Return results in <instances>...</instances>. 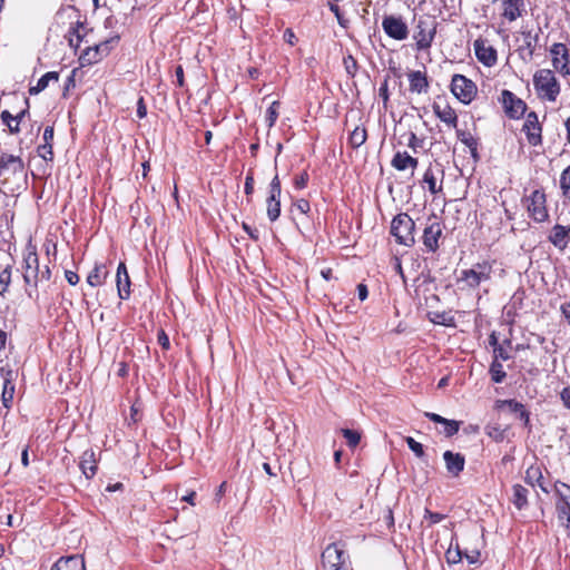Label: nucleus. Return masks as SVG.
I'll use <instances>...</instances> for the list:
<instances>
[{"label":"nucleus","instance_id":"nucleus-1","mask_svg":"<svg viewBox=\"0 0 570 570\" xmlns=\"http://www.w3.org/2000/svg\"><path fill=\"white\" fill-rule=\"evenodd\" d=\"M415 223L406 213L396 215L391 222V235L400 245L411 247L415 243Z\"/></svg>","mask_w":570,"mask_h":570},{"label":"nucleus","instance_id":"nucleus-2","mask_svg":"<svg viewBox=\"0 0 570 570\" xmlns=\"http://www.w3.org/2000/svg\"><path fill=\"white\" fill-rule=\"evenodd\" d=\"M533 86L540 97L556 101L560 85L550 69H540L533 76Z\"/></svg>","mask_w":570,"mask_h":570},{"label":"nucleus","instance_id":"nucleus-3","mask_svg":"<svg viewBox=\"0 0 570 570\" xmlns=\"http://www.w3.org/2000/svg\"><path fill=\"white\" fill-rule=\"evenodd\" d=\"M26 177L24 163L20 156L8 153L0 154V178L3 183L11 178Z\"/></svg>","mask_w":570,"mask_h":570},{"label":"nucleus","instance_id":"nucleus-4","mask_svg":"<svg viewBox=\"0 0 570 570\" xmlns=\"http://www.w3.org/2000/svg\"><path fill=\"white\" fill-rule=\"evenodd\" d=\"M443 227L441 219L436 215L432 214L428 217L422 236L423 245L428 252L435 253L439 249V240L443 234Z\"/></svg>","mask_w":570,"mask_h":570},{"label":"nucleus","instance_id":"nucleus-5","mask_svg":"<svg viewBox=\"0 0 570 570\" xmlns=\"http://www.w3.org/2000/svg\"><path fill=\"white\" fill-rule=\"evenodd\" d=\"M475 83L463 75H454L451 81L452 94L463 104H470L476 95Z\"/></svg>","mask_w":570,"mask_h":570},{"label":"nucleus","instance_id":"nucleus-6","mask_svg":"<svg viewBox=\"0 0 570 570\" xmlns=\"http://www.w3.org/2000/svg\"><path fill=\"white\" fill-rule=\"evenodd\" d=\"M436 28L433 20L430 18H421L417 21L414 32V40L417 50L429 49L435 37Z\"/></svg>","mask_w":570,"mask_h":570},{"label":"nucleus","instance_id":"nucleus-7","mask_svg":"<svg viewBox=\"0 0 570 570\" xmlns=\"http://www.w3.org/2000/svg\"><path fill=\"white\" fill-rule=\"evenodd\" d=\"M461 279L471 288L478 287L482 282L489 281L492 274V266L488 262L478 263L470 269L462 271Z\"/></svg>","mask_w":570,"mask_h":570},{"label":"nucleus","instance_id":"nucleus-8","mask_svg":"<svg viewBox=\"0 0 570 570\" xmlns=\"http://www.w3.org/2000/svg\"><path fill=\"white\" fill-rule=\"evenodd\" d=\"M527 208L530 217L535 222L542 223L548 218V210L546 207V194L542 190H534L527 198Z\"/></svg>","mask_w":570,"mask_h":570},{"label":"nucleus","instance_id":"nucleus-9","mask_svg":"<svg viewBox=\"0 0 570 570\" xmlns=\"http://www.w3.org/2000/svg\"><path fill=\"white\" fill-rule=\"evenodd\" d=\"M382 28L390 38L395 40H404L409 36V28L401 17L385 16Z\"/></svg>","mask_w":570,"mask_h":570},{"label":"nucleus","instance_id":"nucleus-10","mask_svg":"<svg viewBox=\"0 0 570 570\" xmlns=\"http://www.w3.org/2000/svg\"><path fill=\"white\" fill-rule=\"evenodd\" d=\"M23 279L26 284L33 283L37 285V279L39 276V259L36 252V248L32 246H29L27 249V253L23 257Z\"/></svg>","mask_w":570,"mask_h":570},{"label":"nucleus","instance_id":"nucleus-11","mask_svg":"<svg viewBox=\"0 0 570 570\" xmlns=\"http://www.w3.org/2000/svg\"><path fill=\"white\" fill-rule=\"evenodd\" d=\"M505 114L510 118H520L527 110V105L510 90H503L501 94Z\"/></svg>","mask_w":570,"mask_h":570},{"label":"nucleus","instance_id":"nucleus-12","mask_svg":"<svg viewBox=\"0 0 570 570\" xmlns=\"http://www.w3.org/2000/svg\"><path fill=\"white\" fill-rule=\"evenodd\" d=\"M344 557V550L340 549L335 543H332L322 552L321 559L324 567H328L330 570H335L336 568H342Z\"/></svg>","mask_w":570,"mask_h":570},{"label":"nucleus","instance_id":"nucleus-13","mask_svg":"<svg viewBox=\"0 0 570 570\" xmlns=\"http://www.w3.org/2000/svg\"><path fill=\"white\" fill-rule=\"evenodd\" d=\"M552 55V65L556 70L562 73H569V55L563 43H554L550 50Z\"/></svg>","mask_w":570,"mask_h":570},{"label":"nucleus","instance_id":"nucleus-14","mask_svg":"<svg viewBox=\"0 0 570 570\" xmlns=\"http://www.w3.org/2000/svg\"><path fill=\"white\" fill-rule=\"evenodd\" d=\"M523 131L525 132L530 145L538 146L541 144V127L535 112L532 111L528 114L523 125Z\"/></svg>","mask_w":570,"mask_h":570},{"label":"nucleus","instance_id":"nucleus-15","mask_svg":"<svg viewBox=\"0 0 570 570\" xmlns=\"http://www.w3.org/2000/svg\"><path fill=\"white\" fill-rule=\"evenodd\" d=\"M443 459L445 462L446 471L451 476L456 478L464 470L465 458L463 454L445 451L443 453Z\"/></svg>","mask_w":570,"mask_h":570},{"label":"nucleus","instance_id":"nucleus-16","mask_svg":"<svg viewBox=\"0 0 570 570\" xmlns=\"http://www.w3.org/2000/svg\"><path fill=\"white\" fill-rule=\"evenodd\" d=\"M474 51L478 60L488 67H492L497 63L498 57L497 51L491 46H485L481 40H475Z\"/></svg>","mask_w":570,"mask_h":570},{"label":"nucleus","instance_id":"nucleus-17","mask_svg":"<svg viewBox=\"0 0 570 570\" xmlns=\"http://www.w3.org/2000/svg\"><path fill=\"white\" fill-rule=\"evenodd\" d=\"M116 284L118 296L121 299H128L130 296V278L125 263H120L117 268Z\"/></svg>","mask_w":570,"mask_h":570},{"label":"nucleus","instance_id":"nucleus-18","mask_svg":"<svg viewBox=\"0 0 570 570\" xmlns=\"http://www.w3.org/2000/svg\"><path fill=\"white\" fill-rule=\"evenodd\" d=\"M410 82V91L415 94H425L429 90L430 83L428 76L424 71L415 70L407 73Z\"/></svg>","mask_w":570,"mask_h":570},{"label":"nucleus","instance_id":"nucleus-19","mask_svg":"<svg viewBox=\"0 0 570 570\" xmlns=\"http://www.w3.org/2000/svg\"><path fill=\"white\" fill-rule=\"evenodd\" d=\"M434 115L444 124L452 128H456L458 126V116L455 110L449 105H440L439 102H434L433 106Z\"/></svg>","mask_w":570,"mask_h":570},{"label":"nucleus","instance_id":"nucleus-20","mask_svg":"<svg viewBox=\"0 0 570 570\" xmlns=\"http://www.w3.org/2000/svg\"><path fill=\"white\" fill-rule=\"evenodd\" d=\"M549 240L559 249H564L570 242V226L557 224L549 236Z\"/></svg>","mask_w":570,"mask_h":570},{"label":"nucleus","instance_id":"nucleus-21","mask_svg":"<svg viewBox=\"0 0 570 570\" xmlns=\"http://www.w3.org/2000/svg\"><path fill=\"white\" fill-rule=\"evenodd\" d=\"M51 570H86L85 560L79 554L60 558Z\"/></svg>","mask_w":570,"mask_h":570},{"label":"nucleus","instance_id":"nucleus-22","mask_svg":"<svg viewBox=\"0 0 570 570\" xmlns=\"http://www.w3.org/2000/svg\"><path fill=\"white\" fill-rule=\"evenodd\" d=\"M524 481L531 487H539L543 492L549 493L547 483L544 482L541 466L538 464L530 465L525 471Z\"/></svg>","mask_w":570,"mask_h":570},{"label":"nucleus","instance_id":"nucleus-23","mask_svg":"<svg viewBox=\"0 0 570 570\" xmlns=\"http://www.w3.org/2000/svg\"><path fill=\"white\" fill-rule=\"evenodd\" d=\"M97 460L94 450H86L80 458V470L87 479H91L97 472Z\"/></svg>","mask_w":570,"mask_h":570},{"label":"nucleus","instance_id":"nucleus-24","mask_svg":"<svg viewBox=\"0 0 570 570\" xmlns=\"http://www.w3.org/2000/svg\"><path fill=\"white\" fill-rule=\"evenodd\" d=\"M52 141L53 127L48 126L43 131V144L38 147V155L47 161H51L53 159Z\"/></svg>","mask_w":570,"mask_h":570},{"label":"nucleus","instance_id":"nucleus-25","mask_svg":"<svg viewBox=\"0 0 570 570\" xmlns=\"http://www.w3.org/2000/svg\"><path fill=\"white\" fill-rule=\"evenodd\" d=\"M392 166L397 170H405L407 168H416L417 167V159L410 156L406 151H397L392 161Z\"/></svg>","mask_w":570,"mask_h":570},{"label":"nucleus","instance_id":"nucleus-26","mask_svg":"<svg viewBox=\"0 0 570 570\" xmlns=\"http://www.w3.org/2000/svg\"><path fill=\"white\" fill-rule=\"evenodd\" d=\"M503 17L509 21H514L521 16V7L523 6V0H503Z\"/></svg>","mask_w":570,"mask_h":570},{"label":"nucleus","instance_id":"nucleus-27","mask_svg":"<svg viewBox=\"0 0 570 570\" xmlns=\"http://www.w3.org/2000/svg\"><path fill=\"white\" fill-rule=\"evenodd\" d=\"M528 489L521 484L512 487V503L518 510H522L528 505Z\"/></svg>","mask_w":570,"mask_h":570},{"label":"nucleus","instance_id":"nucleus-28","mask_svg":"<svg viewBox=\"0 0 570 570\" xmlns=\"http://www.w3.org/2000/svg\"><path fill=\"white\" fill-rule=\"evenodd\" d=\"M281 196L277 195H268L266 199L267 205V217L271 222H275L278 219L281 215Z\"/></svg>","mask_w":570,"mask_h":570},{"label":"nucleus","instance_id":"nucleus-29","mask_svg":"<svg viewBox=\"0 0 570 570\" xmlns=\"http://www.w3.org/2000/svg\"><path fill=\"white\" fill-rule=\"evenodd\" d=\"M367 138L366 129L362 126H356L348 136V144L352 148L361 147Z\"/></svg>","mask_w":570,"mask_h":570},{"label":"nucleus","instance_id":"nucleus-30","mask_svg":"<svg viewBox=\"0 0 570 570\" xmlns=\"http://www.w3.org/2000/svg\"><path fill=\"white\" fill-rule=\"evenodd\" d=\"M522 36H523V46L521 48V51L527 52L528 59H531L534 53L539 36L532 35L530 31L522 32Z\"/></svg>","mask_w":570,"mask_h":570},{"label":"nucleus","instance_id":"nucleus-31","mask_svg":"<svg viewBox=\"0 0 570 570\" xmlns=\"http://www.w3.org/2000/svg\"><path fill=\"white\" fill-rule=\"evenodd\" d=\"M59 73L56 71H49L45 73L37 82L36 86L31 87L29 89L30 95H38L42 90H45L48 87L49 81L55 80L58 81Z\"/></svg>","mask_w":570,"mask_h":570},{"label":"nucleus","instance_id":"nucleus-32","mask_svg":"<svg viewBox=\"0 0 570 570\" xmlns=\"http://www.w3.org/2000/svg\"><path fill=\"white\" fill-rule=\"evenodd\" d=\"M104 269H105L104 265L96 264L94 269L89 273V275L87 277V283L92 287L101 285L108 274Z\"/></svg>","mask_w":570,"mask_h":570},{"label":"nucleus","instance_id":"nucleus-33","mask_svg":"<svg viewBox=\"0 0 570 570\" xmlns=\"http://www.w3.org/2000/svg\"><path fill=\"white\" fill-rule=\"evenodd\" d=\"M83 24L80 22H77L76 26H72L68 32V41L69 46L73 48H78L79 43L82 40V33L81 29H83Z\"/></svg>","mask_w":570,"mask_h":570},{"label":"nucleus","instance_id":"nucleus-34","mask_svg":"<svg viewBox=\"0 0 570 570\" xmlns=\"http://www.w3.org/2000/svg\"><path fill=\"white\" fill-rule=\"evenodd\" d=\"M1 120L8 127L11 134H18L20 131L19 120L13 118V116L8 110H3L1 112Z\"/></svg>","mask_w":570,"mask_h":570},{"label":"nucleus","instance_id":"nucleus-35","mask_svg":"<svg viewBox=\"0 0 570 570\" xmlns=\"http://www.w3.org/2000/svg\"><path fill=\"white\" fill-rule=\"evenodd\" d=\"M102 59L101 55L98 53L92 47H88L80 56L81 65H92Z\"/></svg>","mask_w":570,"mask_h":570},{"label":"nucleus","instance_id":"nucleus-36","mask_svg":"<svg viewBox=\"0 0 570 570\" xmlns=\"http://www.w3.org/2000/svg\"><path fill=\"white\" fill-rule=\"evenodd\" d=\"M504 405L509 406V409L514 412V413H519L520 414V419L521 420H524L525 423L529 422V413L528 411L525 410L524 405L522 403H519L514 400H507L503 402Z\"/></svg>","mask_w":570,"mask_h":570},{"label":"nucleus","instance_id":"nucleus-37","mask_svg":"<svg viewBox=\"0 0 570 570\" xmlns=\"http://www.w3.org/2000/svg\"><path fill=\"white\" fill-rule=\"evenodd\" d=\"M560 188L563 196L570 200V165L561 173Z\"/></svg>","mask_w":570,"mask_h":570},{"label":"nucleus","instance_id":"nucleus-38","mask_svg":"<svg viewBox=\"0 0 570 570\" xmlns=\"http://www.w3.org/2000/svg\"><path fill=\"white\" fill-rule=\"evenodd\" d=\"M490 373L492 381L495 383H501L505 379V372L503 371V366L499 361H493L490 366Z\"/></svg>","mask_w":570,"mask_h":570},{"label":"nucleus","instance_id":"nucleus-39","mask_svg":"<svg viewBox=\"0 0 570 570\" xmlns=\"http://www.w3.org/2000/svg\"><path fill=\"white\" fill-rule=\"evenodd\" d=\"M456 134L459 140L463 142L466 147H469L472 154H475L478 144L476 140L472 137V135L470 132L462 130H458Z\"/></svg>","mask_w":570,"mask_h":570},{"label":"nucleus","instance_id":"nucleus-40","mask_svg":"<svg viewBox=\"0 0 570 570\" xmlns=\"http://www.w3.org/2000/svg\"><path fill=\"white\" fill-rule=\"evenodd\" d=\"M11 265H8L1 273H0V295H3L10 285L11 282Z\"/></svg>","mask_w":570,"mask_h":570},{"label":"nucleus","instance_id":"nucleus-41","mask_svg":"<svg viewBox=\"0 0 570 570\" xmlns=\"http://www.w3.org/2000/svg\"><path fill=\"white\" fill-rule=\"evenodd\" d=\"M460 425H461V422L460 421H455V420H446L444 423H443V431L442 433L446 436V438H451L453 436L454 434H456L460 430Z\"/></svg>","mask_w":570,"mask_h":570},{"label":"nucleus","instance_id":"nucleus-42","mask_svg":"<svg viewBox=\"0 0 570 570\" xmlns=\"http://www.w3.org/2000/svg\"><path fill=\"white\" fill-rule=\"evenodd\" d=\"M342 434L346 439L347 445L350 448H355L360 443L361 434L357 431L343 429Z\"/></svg>","mask_w":570,"mask_h":570},{"label":"nucleus","instance_id":"nucleus-43","mask_svg":"<svg viewBox=\"0 0 570 570\" xmlns=\"http://www.w3.org/2000/svg\"><path fill=\"white\" fill-rule=\"evenodd\" d=\"M279 102L273 101L266 112V122L268 127H273L278 118Z\"/></svg>","mask_w":570,"mask_h":570},{"label":"nucleus","instance_id":"nucleus-44","mask_svg":"<svg viewBox=\"0 0 570 570\" xmlns=\"http://www.w3.org/2000/svg\"><path fill=\"white\" fill-rule=\"evenodd\" d=\"M423 181L428 184L429 190L431 191V194L434 195V194H438L441 190V187L436 186V178L434 177V174H433L432 169L429 168L424 173Z\"/></svg>","mask_w":570,"mask_h":570},{"label":"nucleus","instance_id":"nucleus-45","mask_svg":"<svg viewBox=\"0 0 570 570\" xmlns=\"http://www.w3.org/2000/svg\"><path fill=\"white\" fill-rule=\"evenodd\" d=\"M431 321L434 324H439V325H445V326L454 325V318L452 316H450L445 312H443V313H434L433 317L431 318Z\"/></svg>","mask_w":570,"mask_h":570},{"label":"nucleus","instance_id":"nucleus-46","mask_svg":"<svg viewBox=\"0 0 570 570\" xmlns=\"http://www.w3.org/2000/svg\"><path fill=\"white\" fill-rule=\"evenodd\" d=\"M0 374L3 380V385H14L17 373L12 368L8 366H2L0 368Z\"/></svg>","mask_w":570,"mask_h":570},{"label":"nucleus","instance_id":"nucleus-47","mask_svg":"<svg viewBox=\"0 0 570 570\" xmlns=\"http://www.w3.org/2000/svg\"><path fill=\"white\" fill-rule=\"evenodd\" d=\"M14 395V385H3L2 404L6 409H10Z\"/></svg>","mask_w":570,"mask_h":570},{"label":"nucleus","instance_id":"nucleus-48","mask_svg":"<svg viewBox=\"0 0 570 570\" xmlns=\"http://www.w3.org/2000/svg\"><path fill=\"white\" fill-rule=\"evenodd\" d=\"M406 441V444L409 446V449L417 456V458H423L424 456V449H423V445L415 441L413 438L411 436H407L405 439Z\"/></svg>","mask_w":570,"mask_h":570},{"label":"nucleus","instance_id":"nucleus-49","mask_svg":"<svg viewBox=\"0 0 570 570\" xmlns=\"http://www.w3.org/2000/svg\"><path fill=\"white\" fill-rule=\"evenodd\" d=\"M343 63H344V68H345L346 72L350 76L354 77L357 71L356 59L352 55H348V56L344 57Z\"/></svg>","mask_w":570,"mask_h":570},{"label":"nucleus","instance_id":"nucleus-50","mask_svg":"<svg viewBox=\"0 0 570 570\" xmlns=\"http://www.w3.org/2000/svg\"><path fill=\"white\" fill-rule=\"evenodd\" d=\"M424 519L429 520L431 524H436L445 519V515L439 512H432L430 510H425Z\"/></svg>","mask_w":570,"mask_h":570},{"label":"nucleus","instance_id":"nucleus-51","mask_svg":"<svg viewBox=\"0 0 570 570\" xmlns=\"http://www.w3.org/2000/svg\"><path fill=\"white\" fill-rule=\"evenodd\" d=\"M269 195H277L281 196L282 194V187H281V180L278 175H275L269 184Z\"/></svg>","mask_w":570,"mask_h":570},{"label":"nucleus","instance_id":"nucleus-52","mask_svg":"<svg viewBox=\"0 0 570 570\" xmlns=\"http://www.w3.org/2000/svg\"><path fill=\"white\" fill-rule=\"evenodd\" d=\"M558 510L561 514L567 515V522L570 523V502L564 498H561L558 503Z\"/></svg>","mask_w":570,"mask_h":570},{"label":"nucleus","instance_id":"nucleus-53","mask_svg":"<svg viewBox=\"0 0 570 570\" xmlns=\"http://www.w3.org/2000/svg\"><path fill=\"white\" fill-rule=\"evenodd\" d=\"M244 191L248 196L254 193V175L252 170H249L246 175Z\"/></svg>","mask_w":570,"mask_h":570},{"label":"nucleus","instance_id":"nucleus-54","mask_svg":"<svg viewBox=\"0 0 570 570\" xmlns=\"http://www.w3.org/2000/svg\"><path fill=\"white\" fill-rule=\"evenodd\" d=\"M112 41H115V39H111V40H107V41L100 42L99 45H96V46H94L92 48H94L98 53H100V55H101V57H105V56H107V55H108L109 49H110L109 45H110Z\"/></svg>","mask_w":570,"mask_h":570},{"label":"nucleus","instance_id":"nucleus-55","mask_svg":"<svg viewBox=\"0 0 570 570\" xmlns=\"http://www.w3.org/2000/svg\"><path fill=\"white\" fill-rule=\"evenodd\" d=\"M307 181H308V174L304 171L294 178V186L297 189H303L306 187Z\"/></svg>","mask_w":570,"mask_h":570},{"label":"nucleus","instance_id":"nucleus-56","mask_svg":"<svg viewBox=\"0 0 570 570\" xmlns=\"http://www.w3.org/2000/svg\"><path fill=\"white\" fill-rule=\"evenodd\" d=\"M493 352H494V356H495L494 361H499V358L502 360V361H507V360L510 358V354H509L508 350L504 348L502 345L497 346L493 350Z\"/></svg>","mask_w":570,"mask_h":570},{"label":"nucleus","instance_id":"nucleus-57","mask_svg":"<svg viewBox=\"0 0 570 570\" xmlns=\"http://www.w3.org/2000/svg\"><path fill=\"white\" fill-rule=\"evenodd\" d=\"M294 207L302 214H306L311 209L309 203L306 199H298L294 203Z\"/></svg>","mask_w":570,"mask_h":570},{"label":"nucleus","instance_id":"nucleus-58","mask_svg":"<svg viewBox=\"0 0 570 570\" xmlns=\"http://www.w3.org/2000/svg\"><path fill=\"white\" fill-rule=\"evenodd\" d=\"M423 140L417 138L414 132L410 134L407 146L416 151V148L422 146Z\"/></svg>","mask_w":570,"mask_h":570},{"label":"nucleus","instance_id":"nucleus-59","mask_svg":"<svg viewBox=\"0 0 570 570\" xmlns=\"http://www.w3.org/2000/svg\"><path fill=\"white\" fill-rule=\"evenodd\" d=\"M560 397L563 402V405L570 410V386H566L562 389Z\"/></svg>","mask_w":570,"mask_h":570},{"label":"nucleus","instance_id":"nucleus-60","mask_svg":"<svg viewBox=\"0 0 570 570\" xmlns=\"http://www.w3.org/2000/svg\"><path fill=\"white\" fill-rule=\"evenodd\" d=\"M328 8H330V10L335 14V17H336V19H337L338 23H340L342 27H344L345 24H344V20H343V18H342V16H341L340 7H338L337 4H334V3L330 2V3H328Z\"/></svg>","mask_w":570,"mask_h":570},{"label":"nucleus","instance_id":"nucleus-61","mask_svg":"<svg viewBox=\"0 0 570 570\" xmlns=\"http://www.w3.org/2000/svg\"><path fill=\"white\" fill-rule=\"evenodd\" d=\"M147 115V107L144 102V98H139L138 102H137V116L138 118L142 119L145 118Z\"/></svg>","mask_w":570,"mask_h":570},{"label":"nucleus","instance_id":"nucleus-62","mask_svg":"<svg viewBox=\"0 0 570 570\" xmlns=\"http://www.w3.org/2000/svg\"><path fill=\"white\" fill-rule=\"evenodd\" d=\"M424 415L430 419L432 422L434 423H440L443 425V423L448 420L436 413H432V412H425Z\"/></svg>","mask_w":570,"mask_h":570},{"label":"nucleus","instance_id":"nucleus-63","mask_svg":"<svg viewBox=\"0 0 570 570\" xmlns=\"http://www.w3.org/2000/svg\"><path fill=\"white\" fill-rule=\"evenodd\" d=\"M65 276L70 285H76L79 282L78 274L72 271H66Z\"/></svg>","mask_w":570,"mask_h":570},{"label":"nucleus","instance_id":"nucleus-64","mask_svg":"<svg viewBox=\"0 0 570 570\" xmlns=\"http://www.w3.org/2000/svg\"><path fill=\"white\" fill-rule=\"evenodd\" d=\"M560 311H561V314L563 315V317L567 320V322L570 325V301L563 303L560 307Z\"/></svg>","mask_w":570,"mask_h":570}]
</instances>
